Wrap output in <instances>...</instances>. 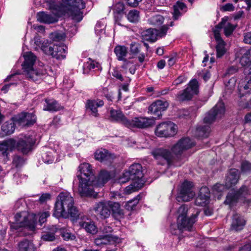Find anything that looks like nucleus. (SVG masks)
Listing matches in <instances>:
<instances>
[{"label":"nucleus","instance_id":"nucleus-1","mask_svg":"<svg viewBox=\"0 0 251 251\" xmlns=\"http://www.w3.org/2000/svg\"><path fill=\"white\" fill-rule=\"evenodd\" d=\"M76 176L79 180L78 192L81 197H91L94 193L93 186L95 185L96 177L92 166L88 163L81 164L78 167Z\"/></svg>","mask_w":251,"mask_h":251},{"label":"nucleus","instance_id":"nucleus-2","mask_svg":"<svg viewBox=\"0 0 251 251\" xmlns=\"http://www.w3.org/2000/svg\"><path fill=\"white\" fill-rule=\"evenodd\" d=\"M55 7L57 10L56 14L67 13L73 20L79 22L83 17L81 10L85 7V3L82 0H62L61 3L55 5Z\"/></svg>","mask_w":251,"mask_h":251},{"label":"nucleus","instance_id":"nucleus-3","mask_svg":"<svg viewBox=\"0 0 251 251\" xmlns=\"http://www.w3.org/2000/svg\"><path fill=\"white\" fill-rule=\"evenodd\" d=\"M188 209L185 205H181L178 209L179 214L177 218V229L179 231H188L189 232L194 230V224L197 222L199 212L192 214L190 217L188 214Z\"/></svg>","mask_w":251,"mask_h":251},{"label":"nucleus","instance_id":"nucleus-4","mask_svg":"<svg viewBox=\"0 0 251 251\" xmlns=\"http://www.w3.org/2000/svg\"><path fill=\"white\" fill-rule=\"evenodd\" d=\"M36 139L32 135H25L16 140L10 138L9 145L23 155H28L34 150Z\"/></svg>","mask_w":251,"mask_h":251},{"label":"nucleus","instance_id":"nucleus-5","mask_svg":"<svg viewBox=\"0 0 251 251\" xmlns=\"http://www.w3.org/2000/svg\"><path fill=\"white\" fill-rule=\"evenodd\" d=\"M73 204H74V200L70 193L67 192L60 193L56 197L53 216L56 218H60Z\"/></svg>","mask_w":251,"mask_h":251},{"label":"nucleus","instance_id":"nucleus-6","mask_svg":"<svg viewBox=\"0 0 251 251\" xmlns=\"http://www.w3.org/2000/svg\"><path fill=\"white\" fill-rule=\"evenodd\" d=\"M14 222H9L10 228L11 230L22 231L24 229L34 231L36 229V222L34 219H29L27 216H25L21 220L22 215L21 213H17L15 215Z\"/></svg>","mask_w":251,"mask_h":251},{"label":"nucleus","instance_id":"nucleus-7","mask_svg":"<svg viewBox=\"0 0 251 251\" xmlns=\"http://www.w3.org/2000/svg\"><path fill=\"white\" fill-rule=\"evenodd\" d=\"M144 174L143 173L142 166L139 163L132 164L128 170L125 171L122 176L119 178L120 183H125L129 180L132 181H144L143 179Z\"/></svg>","mask_w":251,"mask_h":251},{"label":"nucleus","instance_id":"nucleus-8","mask_svg":"<svg viewBox=\"0 0 251 251\" xmlns=\"http://www.w3.org/2000/svg\"><path fill=\"white\" fill-rule=\"evenodd\" d=\"M172 151L163 148H157L152 150L151 155L157 161V164L164 165L166 163L169 167L173 165L174 156Z\"/></svg>","mask_w":251,"mask_h":251},{"label":"nucleus","instance_id":"nucleus-9","mask_svg":"<svg viewBox=\"0 0 251 251\" xmlns=\"http://www.w3.org/2000/svg\"><path fill=\"white\" fill-rule=\"evenodd\" d=\"M177 132V126L171 121L164 122L157 125L155 129V135L159 137H171Z\"/></svg>","mask_w":251,"mask_h":251},{"label":"nucleus","instance_id":"nucleus-10","mask_svg":"<svg viewBox=\"0 0 251 251\" xmlns=\"http://www.w3.org/2000/svg\"><path fill=\"white\" fill-rule=\"evenodd\" d=\"M226 112V107L222 99H220L217 104L205 115L203 123L208 124L213 123L217 118H221Z\"/></svg>","mask_w":251,"mask_h":251},{"label":"nucleus","instance_id":"nucleus-11","mask_svg":"<svg viewBox=\"0 0 251 251\" xmlns=\"http://www.w3.org/2000/svg\"><path fill=\"white\" fill-rule=\"evenodd\" d=\"M193 183L185 180L181 184L177 192L176 200L178 201H189L194 197L195 193L193 190Z\"/></svg>","mask_w":251,"mask_h":251},{"label":"nucleus","instance_id":"nucleus-12","mask_svg":"<svg viewBox=\"0 0 251 251\" xmlns=\"http://www.w3.org/2000/svg\"><path fill=\"white\" fill-rule=\"evenodd\" d=\"M195 145V143L189 137H183L172 147L171 151L176 155H181L184 151L191 149Z\"/></svg>","mask_w":251,"mask_h":251},{"label":"nucleus","instance_id":"nucleus-13","mask_svg":"<svg viewBox=\"0 0 251 251\" xmlns=\"http://www.w3.org/2000/svg\"><path fill=\"white\" fill-rule=\"evenodd\" d=\"M46 70L43 68L35 66L30 68H26L23 70V75L28 80L39 83L45 77Z\"/></svg>","mask_w":251,"mask_h":251},{"label":"nucleus","instance_id":"nucleus-14","mask_svg":"<svg viewBox=\"0 0 251 251\" xmlns=\"http://www.w3.org/2000/svg\"><path fill=\"white\" fill-rule=\"evenodd\" d=\"M94 157L96 160L105 165L111 164L116 158L114 153L103 148L97 150L94 153Z\"/></svg>","mask_w":251,"mask_h":251},{"label":"nucleus","instance_id":"nucleus-15","mask_svg":"<svg viewBox=\"0 0 251 251\" xmlns=\"http://www.w3.org/2000/svg\"><path fill=\"white\" fill-rule=\"evenodd\" d=\"M248 191V187L243 185L237 191L228 193L224 203L228 205L231 208L232 206L236 205L241 196L245 193H247Z\"/></svg>","mask_w":251,"mask_h":251},{"label":"nucleus","instance_id":"nucleus-16","mask_svg":"<svg viewBox=\"0 0 251 251\" xmlns=\"http://www.w3.org/2000/svg\"><path fill=\"white\" fill-rule=\"evenodd\" d=\"M168 106L166 100H157L149 106V112L155 116V119H159L162 115V112L165 111Z\"/></svg>","mask_w":251,"mask_h":251},{"label":"nucleus","instance_id":"nucleus-17","mask_svg":"<svg viewBox=\"0 0 251 251\" xmlns=\"http://www.w3.org/2000/svg\"><path fill=\"white\" fill-rule=\"evenodd\" d=\"M128 122L129 125L126 126V127L128 128H144L151 126L154 124V120L144 117H136L131 120L128 119Z\"/></svg>","mask_w":251,"mask_h":251},{"label":"nucleus","instance_id":"nucleus-18","mask_svg":"<svg viewBox=\"0 0 251 251\" xmlns=\"http://www.w3.org/2000/svg\"><path fill=\"white\" fill-rule=\"evenodd\" d=\"M236 58L240 60L242 66L251 69V52L249 49L241 48L238 49L235 53Z\"/></svg>","mask_w":251,"mask_h":251},{"label":"nucleus","instance_id":"nucleus-19","mask_svg":"<svg viewBox=\"0 0 251 251\" xmlns=\"http://www.w3.org/2000/svg\"><path fill=\"white\" fill-rule=\"evenodd\" d=\"M104 102L102 100H88L85 103V111L86 113L95 117L100 116L98 108L103 105Z\"/></svg>","mask_w":251,"mask_h":251},{"label":"nucleus","instance_id":"nucleus-20","mask_svg":"<svg viewBox=\"0 0 251 251\" xmlns=\"http://www.w3.org/2000/svg\"><path fill=\"white\" fill-rule=\"evenodd\" d=\"M240 177V175L238 169L234 168L229 169L225 177L226 188L228 189L234 186L238 183Z\"/></svg>","mask_w":251,"mask_h":251},{"label":"nucleus","instance_id":"nucleus-21","mask_svg":"<svg viewBox=\"0 0 251 251\" xmlns=\"http://www.w3.org/2000/svg\"><path fill=\"white\" fill-rule=\"evenodd\" d=\"M228 18L227 17H225L222 18L221 21L213 29V33H215V31H218V33L220 34V29L224 28L225 35L226 37L230 36L235 29V26L228 22Z\"/></svg>","mask_w":251,"mask_h":251},{"label":"nucleus","instance_id":"nucleus-22","mask_svg":"<svg viewBox=\"0 0 251 251\" xmlns=\"http://www.w3.org/2000/svg\"><path fill=\"white\" fill-rule=\"evenodd\" d=\"M210 197V190L206 186H202L200 189L195 201L196 205L204 206L209 203Z\"/></svg>","mask_w":251,"mask_h":251},{"label":"nucleus","instance_id":"nucleus-23","mask_svg":"<svg viewBox=\"0 0 251 251\" xmlns=\"http://www.w3.org/2000/svg\"><path fill=\"white\" fill-rule=\"evenodd\" d=\"M67 49V47L63 43L54 44L52 45L50 55L56 59H64L66 58Z\"/></svg>","mask_w":251,"mask_h":251},{"label":"nucleus","instance_id":"nucleus-24","mask_svg":"<svg viewBox=\"0 0 251 251\" xmlns=\"http://www.w3.org/2000/svg\"><path fill=\"white\" fill-rule=\"evenodd\" d=\"M10 139L0 143V159L4 163H6L10 160V152L14 150L13 148L9 144Z\"/></svg>","mask_w":251,"mask_h":251},{"label":"nucleus","instance_id":"nucleus-25","mask_svg":"<svg viewBox=\"0 0 251 251\" xmlns=\"http://www.w3.org/2000/svg\"><path fill=\"white\" fill-rule=\"evenodd\" d=\"M118 237L112 234L99 235L95 239V243L97 246L107 244H115L118 243Z\"/></svg>","mask_w":251,"mask_h":251},{"label":"nucleus","instance_id":"nucleus-26","mask_svg":"<svg viewBox=\"0 0 251 251\" xmlns=\"http://www.w3.org/2000/svg\"><path fill=\"white\" fill-rule=\"evenodd\" d=\"M110 117L112 121L121 123L125 126L129 125L128 119L124 114L121 110L111 109L109 111Z\"/></svg>","mask_w":251,"mask_h":251},{"label":"nucleus","instance_id":"nucleus-27","mask_svg":"<svg viewBox=\"0 0 251 251\" xmlns=\"http://www.w3.org/2000/svg\"><path fill=\"white\" fill-rule=\"evenodd\" d=\"M109 207L108 202L101 201L96 205L94 210L97 214L100 215L101 219H105L108 218L111 214Z\"/></svg>","mask_w":251,"mask_h":251},{"label":"nucleus","instance_id":"nucleus-28","mask_svg":"<svg viewBox=\"0 0 251 251\" xmlns=\"http://www.w3.org/2000/svg\"><path fill=\"white\" fill-rule=\"evenodd\" d=\"M109 207L112 217L116 220H119L124 217L123 210L121 208L120 204L118 202L109 201Z\"/></svg>","mask_w":251,"mask_h":251},{"label":"nucleus","instance_id":"nucleus-29","mask_svg":"<svg viewBox=\"0 0 251 251\" xmlns=\"http://www.w3.org/2000/svg\"><path fill=\"white\" fill-rule=\"evenodd\" d=\"M16 128V125L11 120L4 123L1 126L0 131V137H3L5 136L10 135L14 133Z\"/></svg>","mask_w":251,"mask_h":251},{"label":"nucleus","instance_id":"nucleus-30","mask_svg":"<svg viewBox=\"0 0 251 251\" xmlns=\"http://www.w3.org/2000/svg\"><path fill=\"white\" fill-rule=\"evenodd\" d=\"M80 212L78 209L73 204L65 212L61 218L67 219L70 218L73 222H76L80 218Z\"/></svg>","mask_w":251,"mask_h":251},{"label":"nucleus","instance_id":"nucleus-31","mask_svg":"<svg viewBox=\"0 0 251 251\" xmlns=\"http://www.w3.org/2000/svg\"><path fill=\"white\" fill-rule=\"evenodd\" d=\"M214 34V38L216 41V50L217 56L218 58L221 57L226 52L225 45L226 43L222 39L220 34L218 31H215Z\"/></svg>","mask_w":251,"mask_h":251},{"label":"nucleus","instance_id":"nucleus-32","mask_svg":"<svg viewBox=\"0 0 251 251\" xmlns=\"http://www.w3.org/2000/svg\"><path fill=\"white\" fill-rule=\"evenodd\" d=\"M24 61L22 64L23 70L26 69V68H30L36 66L35 62L37 59L36 56L31 52H26L24 55Z\"/></svg>","mask_w":251,"mask_h":251},{"label":"nucleus","instance_id":"nucleus-33","mask_svg":"<svg viewBox=\"0 0 251 251\" xmlns=\"http://www.w3.org/2000/svg\"><path fill=\"white\" fill-rule=\"evenodd\" d=\"M246 225V221L238 214H234L231 225L232 230L238 231L242 230Z\"/></svg>","mask_w":251,"mask_h":251},{"label":"nucleus","instance_id":"nucleus-34","mask_svg":"<svg viewBox=\"0 0 251 251\" xmlns=\"http://www.w3.org/2000/svg\"><path fill=\"white\" fill-rule=\"evenodd\" d=\"M18 251H37V248L31 240L24 239L17 245Z\"/></svg>","mask_w":251,"mask_h":251},{"label":"nucleus","instance_id":"nucleus-35","mask_svg":"<svg viewBox=\"0 0 251 251\" xmlns=\"http://www.w3.org/2000/svg\"><path fill=\"white\" fill-rule=\"evenodd\" d=\"M38 21L45 24H51L58 21L57 17L55 15H51L45 12H40L37 15Z\"/></svg>","mask_w":251,"mask_h":251},{"label":"nucleus","instance_id":"nucleus-36","mask_svg":"<svg viewBox=\"0 0 251 251\" xmlns=\"http://www.w3.org/2000/svg\"><path fill=\"white\" fill-rule=\"evenodd\" d=\"M21 75L18 74H14L8 76L5 79V81L11 82L3 86L1 88V91H2L4 93H7L10 87L16 86V84H17L19 81H21Z\"/></svg>","mask_w":251,"mask_h":251},{"label":"nucleus","instance_id":"nucleus-37","mask_svg":"<svg viewBox=\"0 0 251 251\" xmlns=\"http://www.w3.org/2000/svg\"><path fill=\"white\" fill-rule=\"evenodd\" d=\"M210 129L209 126H198L195 130L194 136L198 139L206 138L209 136Z\"/></svg>","mask_w":251,"mask_h":251},{"label":"nucleus","instance_id":"nucleus-38","mask_svg":"<svg viewBox=\"0 0 251 251\" xmlns=\"http://www.w3.org/2000/svg\"><path fill=\"white\" fill-rule=\"evenodd\" d=\"M49 231H44L42 233L41 239L43 241L52 242L56 239L55 233L57 231V228L52 226L49 228Z\"/></svg>","mask_w":251,"mask_h":251},{"label":"nucleus","instance_id":"nucleus-39","mask_svg":"<svg viewBox=\"0 0 251 251\" xmlns=\"http://www.w3.org/2000/svg\"><path fill=\"white\" fill-rule=\"evenodd\" d=\"M46 107L44 108V110L48 111H58L62 110L63 106L60 105L58 102L53 99H46Z\"/></svg>","mask_w":251,"mask_h":251},{"label":"nucleus","instance_id":"nucleus-40","mask_svg":"<svg viewBox=\"0 0 251 251\" xmlns=\"http://www.w3.org/2000/svg\"><path fill=\"white\" fill-rule=\"evenodd\" d=\"M110 178L111 176L109 172L105 170H102L100 172L95 179H97V184L98 185L103 186Z\"/></svg>","mask_w":251,"mask_h":251},{"label":"nucleus","instance_id":"nucleus-41","mask_svg":"<svg viewBox=\"0 0 251 251\" xmlns=\"http://www.w3.org/2000/svg\"><path fill=\"white\" fill-rule=\"evenodd\" d=\"M114 52L118 60H124L128 53V49L125 46L117 45L114 49Z\"/></svg>","mask_w":251,"mask_h":251},{"label":"nucleus","instance_id":"nucleus-42","mask_svg":"<svg viewBox=\"0 0 251 251\" xmlns=\"http://www.w3.org/2000/svg\"><path fill=\"white\" fill-rule=\"evenodd\" d=\"M145 181H132V183L126 187L125 189V193L126 194H130L132 192H136L143 187Z\"/></svg>","mask_w":251,"mask_h":251},{"label":"nucleus","instance_id":"nucleus-43","mask_svg":"<svg viewBox=\"0 0 251 251\" xmlns=\"http://www.w3.org/2000/svg\"><path fill=\"white\" fill-rule=\"evenodd\" d=\"M199 83L197 79L191 80L188 86L184 90L183 94H198L199 93Z\"/></svg>","mask_w":251,"mask_h":251},{"label":"nucleus","instance_id":"nucleus-44","mask_svg":"<svg viewBox=\"0 0 251 251\" xmlns=\"http://www.w3.org/2000/svg\"><path fill=\"white\" fill-rule=\"evenodd\" d=\"M88 61L84 63L83 66V73L84 74H88L89 72L94 69H99L100 64L99 63L94 60H92L91 58H88Z\"/></svg>","mask_w":251,"mask_h":251},{"label":"nucleus","instance_id":"nucleus-45","mask_svg":"<svg viewBox=\"0 0 251 251\" xmlns=\"http://www.w3.org/2000/svg\"><path fill=\"white\" fill-rule=\"evenodd\" d=\"M24 156L17 154L13 156L12 164L15 168L20 169L25 164L26 158Z\"/></svg>","mask_w":251,"mask_h":251},{"label":"nucleus","instance_id":"nucleus-46","mask_svg":"<svg viewBox=\"0 0 251 251\" xmlns=\"http://www.w3.org/2000/svg\"><path fill=\"white\" fill-rule=\"evenodd\" d=\"M155 32L156 29L149 28L142 32V36L145 40L154 42L157 40Z\"/></svg>","mask_w":251,"mask_h":251},{"label":"nucleus","instance_id":"nucleus-47","mask_svg":"<svg viewBox=\"0 0 251 251\" xmlns=\"http://www.w3.org/2000/svg\"><path fill=\"white\" fill-rule=\"evenodd\" d=\"M173 8V18L174 20H177L182 15V14L180 13V10H185L187 7L184 3L178 1L174 5Z\"/></svg>","mask_w":251,"mask_h":251},{"label":"nucleus","instance_id":"nucleus-48","mask_svg":"<svg viewBox=\"0 0 251 251\" xmlns=\"http://www.w3.org/2000/svg\"><path fill=\"white\" fill-rule=\"evenodd\" d=\"M80 226L84 228L85 230L91 234H95L97 231V227L93 221L90 222H80Z\"/></svg>","mask_w":251,"mask_h":251},{"label":"nucleus","instance_id":"nucleus-49","mask_svg":"<svg viewBox=\"0 0 251 251\" xmlns=\"http://www.w3.org/2000/svg\"><path fill=\"white\" fill-rule=\"evenodd\" d=\"M141 198V195L140 194L138 195L133 199L127 201L125 205V208L128 211L135 210L136 206Z\"/></svg>","mask_w":251,"mask_h":251},{"label":"nucleus","instance_id":"nucleus-50","mask_svg":"<svg viewBox=\"0 0 251 251\" xmlns=\"http://www.w3.org/2000/svg\"><path fill=\"white\" fill-rule=\"evenodd\" d=\"M26 112H22L11 118V120L15 124H18L19 125L25 126L26 121Z\"/></svg>","mask_w":251,"mask_h":251},{"label":"nucleus","instance_id":"nucleus-51","mask_svg":"<svg viewBox=\"0 0 251 251\" xmlns=\"http://www.w3.org/2000/svg\"><path fill=\"white\" fill-rule=\"evenodd\" d=\"M240 89L242 88L246 91L247 93L251 92V77L247 76L244 80L239 82Z\"/></svg>","mask_w":251,"mask_h":251},{"label":"nucleus","instance_id":"nucleus-52","mask_svg":"<svg viewBox=\"0 0 251 251\" xmlns=\"http://www.w3.org/2000/svg\"><path fill=\"white\" fill-rule=\"evenodd\" d=\"M164 21V17L160 15L152 16L148 20L149 24L153 26H159L161 25L163 23Z\"/></svg>","mask_w":251,"mask_h":251},{"label":"nucleus","instance_id":"nucleus-53","mask_svg":"<svg viewBox=\"0 0 251 251\" xmlns=\"http://www.w3.org/2000/svg\"><path fill=\"white\" fill-rule=\"evenodd\" d=\"M37 117L34 112H26V121L25 126L30 127L33 126L36 122Z\"/></svg>","mask_w":251,"mask_h":251},{"label":"nucleus","instance_id":"nucleus-54","mask_svg":"<svg viewBox=\"0 0 251 251\" xmlns=\"http://www.w3.org/2000/svg\"><path fill=\"white\" fill-rule=\"evenodd\" d=\"M128 20L133 23H136L139 20V12L137 10H130L127 15Z\"/></svg>","mask_w":251,"mask_h":251},{"label":"nucleus","instance_id":"nucleus-55","mask_svg":"<svg viewBox=\"0 0 251 251\" xmlns=\"http://www.w3.org/2000/svg\"><path fill=\"white\" fill-rule=\"evenodd\" d=\"M50 37L53 41L61 42L64 41L66 35L62 32L56 31L51 33L50 34Z\"/></svg>","mask_w":251,"mask_h":251},{"label":"nucleus","instance_id":"nucleus-56","mask_svg":"<svg viewBox=\"0 0 251 251\" xmlns=\"http://www.w3.org/2000/svg\"><path fill=\"white\" fill-rule=\"evenodd\" d=\"M52 46L50 45L47 40H44L40 49L46 54L50 55L52 49Z\"/></svg>","mask_w":251,"mask_h":251},{"label":"nucleus","instance_id":"nucleus-57","mask_svg":"<svg viewBox=\"0 0 251 251\" xmlns=\"http://www.w3.org/2000/svg\"><path fill=\"white\" fill-rule=\"evenodd\" d=\"M169 29L168 25H163L159 29H156L157 39L158 38H162L166 36Z\"/></svg>","mask_w":251,"mask_h":251},{"label":"nucleus","instance_id":"nucleus-58","mask_svg":"<svg viewBox=\"0 0 251 251\" xmlns=\"http://www.w3.org/2000/svg\"><path fill=\"white\" fill-rule=\"evenodd\" d=\"M241 170L243 173H250L251 172V163L247 160L242 161L241 165Z\"/></svg>","mask_w":251,"mask_h":251},{"label":"nucleus","instance_id":"nucleus-59","mask_svg":"<svg viewBox=\"0 0 251 251\" xmlns=\"http://www.w3.org/2000/svg\"><path fill=\"white\" fill-rule=\"evenodd\" d=\"M141 46L137 43L133 42L130 45V51L132 54L136 55L140 52Z\"/></svg>","mask_w":251,"mask_h":251},{"label":"nucleus","instance_id":"nucleus-60","mask_svg":"<svg viewBox=\"0 0 251 251\" xmlns=\"http://www.w3.org/2000/svg\"><path fill=\"white\" fill-rule=\"evenodd\" d=\"M236 82V79L233 77L228 80L227 83L226 84V89L229 90L228 92L229 93L231 92V91L234 88Z\"/></svg>","mask_w":251,"mask_h":251},{"label":"nucleus","instance_id":"nucleus-61","mask_svg":"<svg viewBox=\"0 0 251 251\" xmlns=\"http://www.w3.org/2000/svg\"><path fill=\"white\" fill-rule=\"evenodd\" d=\"M51 196L49 193H43L39 197L38 202L40 204H43L46 202L47 201L51 200Z\"/></svg>","mask_w":251,"mask_h":251},{"label":"nucleus","instance_id":"nucleus-62","mask_svg":"<svg viewBox=\"0 0 251 251\" xmlns=\"http://www.w3.org/2000/svg\"><path fill=\"white\" fill-rule=\"evenodd\" d=\"M50 126H53L54 128H57L61 126V118L58 116H55L50 122Z\"/></svg>","mask_w":251,"mask_h":251},{"label":"nucleus","instance_id":"nucleus-63","mask_svg":"<svg viewBox=\"0 0 251 251\" xmlns=\"http://www.w3.org/2000/svg\"><path fill=\"white\" fill-rule=\"evenodd\" d=\"M194 95H177L176 100L180 102L191 100Z\"/></svg>","mask_w":251,"mask_h":251},{"label":"nucleus","instance_id":"nucleus-64","mask_svg":"<svg viewBox=\"0 0 251 251\" xmlns=\"http://www.w3.org/2000/svg\"><path fill=\"white\" fill-rule=\"evenodd\" d=\"M50 215L49 212L46 211L43 212L39 217V222L42 225L47 221V219Z\"/></svg>","mask_w":251,"mask_h":251}]
</instances>
